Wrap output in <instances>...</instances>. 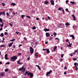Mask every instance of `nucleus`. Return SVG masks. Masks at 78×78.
Returning a JSON list of instances; mask_svg holds the SVG:
<instances>
[{"label":"nucleus","instance_id":"obj_45","mask_svg":"<svg viewBox=\"0 0 78 78\" xmlns=\"http://www.w3.org/2000/svg\"><path fill=\"white\" fill-rule=\"evenodd\" d=\"M64 70H66V69H67V67H66V66H65L64 68Z\"/></svg>","mask_w":78,"mask_h":78},{"label":"nucleus","instance_id":"obj_48","mask_svg":"<svg viewBox=\"0 0 78 78\" xmlns=\"http://www.w3.org/2000/svg\"><path fill=\"white\" fill-rule=\"evenodd\" d=\"M55 39V40H59V39L58 38H56Z\"/></svg>","mask_w":78,"mask_h":78},{"label":"nucleus","instance_id":"obj_3","mask_svg":"<svg viewBox=\"0 0 78 78\" xmlns=\"http://www.w3.org/2000/svg\"><path fill=\"white\" fill-rule=\"evenodd\" d=\"M30 52L31 54H33V52H34V50L33 48L31 47H30Z\"/></svg>","mask_w":78,"mask_h":78},{"label":"nucleus","instance_id":"obj_34","mask_svg":"<svg viewBox=\"0 0 78 78\" xmlns=\"http://www.w3.org/2000/svg\"><path fill=\"white\" fill-rule=\"evenodd\" d=\"M4 34L5 35H8V34L6 32H5L4 33Z\"/></svg>","mask_w":78,"mask_h":78},{"label":"nucleus","instance_id":"obj_58","mask_svg":"<svg viewBox=\"0 0 78 78\" xmlns=\"http://www.w3.org/2000/svg\"><path fill=\"white\" fill-rule=\"evenodd\" d=\"M69 41V40H68V39H67V40H66V42H68Z\"/></svg>","mask_w":78,"mask_h":78},{"label":"nucleus","instance_id":"obj_62","mask_svg":"<svg viewBox=\"0 0 78 78\" xmlns=\"http://www.w3.org/2000/svg\"><path fill=\"white\" fill-rule=\"evenodd\" d=\"M15 47H16V46H15V45L13 46V48H15Z\"/></svg>","mask_w":78,"mask_h":78},{"label":"nucleus","instance_id":"obj_60","mask_svg":"<svg viewBox=\"0 0 78 78\" xmlns=\"http://www.w3.org/2000/svg\"><path fill=\"white\" fill-rule=\"evenodd\" d=\"M48 19H50V17H49V16H48Z\"/></svg>","mask_w":78,"mask_h":78},{"label":"nucleus","instance_id":"obj_47","mask_svg":"<svg viewBox=\"0 0 78 78\" xmlns=\"http://www.w3.org/2000/svg\"><path fill=\"white\" fill-rule=\"evenodd\" d=\"M74 66H76V65H77V63H76L75 62L74 63Z\"/></svg>","mask_w":78,"mask_h":78},{"label":"nucleus","instance_id":"obj_25","mask_svg":"<svg viewBox=\"0 0 78 78\" xmlns=\"http://www.w3.org/2000/svg\"><path fill=\"white\" fill-rule=\"evenodd\" d=\"M2 24L1 25V27H3V25H4V23L2 22Z\"/></svg>","mask_w":78,"mask_h":78},{"label":"nucleus","instance_id":"obj_21","mask_svg":"<svg viewBox=\"0 0 78 78\" xmlns=\"http://www.w3.org/2000/svg\"><path fill=\"white\" fill-rule=\"evenodd\" d=\"M3 36H4V34H3V33H2L0 35V36L1 37H3Z\"/></svg>","mask_w":78,"mask_h":78},{"label":"nucleus","instance_id":"obj_11","mask_svg":"<svg viewBox=\"0 0 78 78\" xmlns=\"http://www.w3.org/2000/svg\"><path fill=\"white\" fill-rule=\"evenodd\" d=\"M17 62L18 64H19V65L22 64L23 62H20V59L18 61H17Z\"/></svg>","mask_w":78,"mask_h":78},{"label":"nucleus","instance_id":"obj_31","mask_svg":"<svg viewBox=\"0 0 78 78\" xmlns=\"http://www.w3.org/2000/svg\"><path fill=\"white\" fill-rule=\"evenodd\" d=\"M35 56H38V53H36L35 54Z\"/></svg>","mask_w":78,"mask_h":78},{"label":"nucleus","instance_id":"obj_27","mask_svg":"<svg viewBox=\"0 0 78 78\" xmlns=\"http://www.w3.org/2000/svg\"><path fill=\"white\" fill-rule=\"evenodd\" d=\"M76 27H77V26H74L73 27V28L74 29H76Z\"/></svg>","mask_w":78,"mask_h":78},{"label":"nucleus","instance_id":"obj_10","mask_svg":"<svg viewBox=\"0 0 78 78\" xmlns=\"http://www.w3.org/2000/svg\"><path fill=\"white\" fill-rule=\"evenodd\" d=\"M44 31H50V30L47 28L44 29Z\"/></svg>","mask_w":78,"mask_h":78},{"label":"nucleus","instance_id":"obj_41","mask_svg":"<svg viewBox=\"0 0 78 78\" xmlns=\"http://www.w3.org/2000/svg\"><path fill=\"white\" fill-rule=\"evenodd\" d=\"M2 6H5V4H4V3H2Z\"/></svg>","mask_w":78,"mask_h":78},{"label":"nucleus","instance_id":"obj_54","mask_svg":"<svg viewBox=\"0 0 78 78\" xmlns=\"http://www.w3.org/2000/svg\"><path fill=\"white\" fill-rule=\"evenodd\" d=\"M22 44H20L19 45V47H21V46H22Z\"/></svg>","mask_w":78,"mask_h":78},{"label":"nucleus","instance_id":"obj_44","mask_svg":"<svg viewBox=\"0 0 78 78\" xmlns=\"http://www.w3.org/2000/svg\"><path fill=\"white\" fill-rule=\"evenodd\" d=\"M26 17H28V18H29V19L31 18V17L29 16H27Z\"/></svg>","mask_w":78,"mask_h":78},{"label":"nucleus","instance_id":"obj_53","mask_svg":"<svg viewBox=\"0 0 78 78\" xmlns=\"http://www.w3.org/2000/svg\"><path fill=\"white\" fill-rule=\"evenodd\" d=\"M45 44H48V42L47 41H46L45 42Z\"/></svg>","mask_w":78,"mask_h":78},{"label":"nucleus","instance_id":"obj_16","mask_svg":"<svg viewBox=\"0 0 78 78\" xmlns=\"http://www.w3.org/2000/svg\"><path fill=\"white\" fill-rule=\"evenodd\" d=\"M24 67V66H23L22 68H20L19 69V70L20 71H21L23 70V67Z\"/></svg>","mask_w":78,"mask_h":78},{"label":"nucleus","instance_id":"obj_5","mask_svg":"<svg viewBox=\"0 0 78 78\" xmlns=\"http://www.w3.org/2000/svg\"><path fill=\"white\" fill-rule=\"evenodd\" d=\"M28 76H31V78H33V73L30 72L28 74Z\"/></svg>","mask_w":78,"mask_h":78},{"label":"nucleus","instance_id":"obj_33","mask_svg":"<svg viewBox=\"0 0 78 78\" xmlns=\"http://www.w3.org/2000/svg\"><path fill=\"white\" fill-rule=\"evenodd\" d=\"M36 28V27H35L34 26L32 27L33 30H35Z\"/></svg>","mask_w":78,"mask_h":78},{"label":"nucleus","instance_id":"obj_40","mask_svg":"<svg viewBox=\"0 0 78 78\" xmlns=\"http://www.w3.org/2000/svg\"><path fill=\"white\" fill-rule=\"evenodd\" d=\"M25 73H26V74H27V75H28V73H28V72L26 71V72H25Z\"/></svg>","mask_w":78,"mask_h":78},{"label":"nucleus","instance_id":"obj_7","mask_svg":"<svg viewBox=\"0 0 78 78\" xmlns=\"http://www.w3.org/2000/svg\"><path fill=\"white\" fill-rule=\"evenodd\" d=\"M50 2L51 5H55V4L54 3V1H53V0H51Z\"/></svg>","mask_w":78,"mask_h":78},{"label":"nucleus","instance_id":"obj_28","mask_svg":"<svg viewBox=\"0 0 78 78\" xmlns=\"http://www.w3.org/2000/svg\"><path fill=\"white\" fill-rule=\"evenodd\" d=\"M9 24L10 25L11 27H12V22L10 23Z\"/></svg>","mask_w":78,"mask_h":78},{"label":"nucleus","instance_id":"obj_14","mask_svg":"<svg viewBox=\"0 0 78 78\" xmlns=\"http://www.w3.org/2000/svg\"><path fill=\"white\" fill-rule=\"evenodd\" d=\"M72 16L73 19V20L74 21L76 20V19L75 18V15H72Z\"/></svg>","mask_w":78,"mask_h":78},{"label":"nucleus","instance_id":"obj_57","mask_svg":"<svg viewBox=\"0 0 78 78\" xmlns=\"http://www.w3.org/2000/svg\"><path fill=\"white\" fill-rule=\"evenodd\" d=\"M36 20H39V18L38 17L36 18Z\"/></svg>","mask_w":78,"mask_h":78},{"label":"nucleus","instance_id":"obj_38","mask_svg":"<svg viewBox=\"0 0 78 78\" xmlns=\"http://www.w3.org/2000/svg\"><path fill=\"white\" fill-rule=\"evenodd\" d=\"M10 41H11L12 42H14V41H15V39H13L10 40Z\"/></svg>","mask_w":78,"mask_h":78},{"label":"nucleus","instance_id":"obj_63","mask_svg":"<svg viewBox=\"0 0 78 78\" xmlns=\"http://www.w3.org/2000/svg\"><path fill=\"white\" fill-rule=\"evenodd\" d=\"M62 12H63L64 11V9H62Z\"/></svg>","mask_w":78,"mask_h":78},{"label":"nucleus","instance_id":"obj_24","mask_svg":"<svg viewBox=\"0 0 78 78\" xmlns=\"http://www.w3.org/2000/svg\"><path fill=\"white\" fill-rule=\"evenodd\" d=\"M70 3H72V4L74 5V4H75V3L74 2L71 1L70 2Z\"/></svg>","mask_w":78,"mask_h":78},{"label":"nucleus","instance_id":"obj_9","mask_svg":"<svg viewBox=\"0 0 78 78\" xmlns=\"http://www.w3.org/2000/svg\"><path fill=\"white\" fill-rule=\"evenodd\" d=\"M8 54H6L5 55V59H8Z\"/></svg>","mask_w":78,"mask_h":78},{"label":"nucleus","instance_id":"obj_29","mask_svg":"<svg viewBox=\"0 0 78 78\" xmlns=\"http://www.w3.org/2000/svg\"><path fill=\"white\" fill-rule=\"evenodd\" d=\"M3 22V20L1 18H0V22L1 23H2Z\"/></svg>","mask_w":78,"mask_h":78},{"label":"nucleus","instance_id":"obj_56","mask_svg":"<svg viewBox=\"0 0 78 78\" xmlns=\"http://www.w3.org/2000/svg\"><path fill=\"white\" fill-rule=\"evenodd\" d=\"M65 10H66V11H67L68 10H69V9H68L67 8V9H66Z\"/></svg>","mask_w":78,"mask_h":78},{"label":"nucleus","instance_id":"obj_6","mask_svg":"<svg viewBox=\"0 0 78 78\" xmlns=\"http://www.w3.org/2000/svg\"><path fill=\"white\" fill-rule=\"evenodd\" d=\"M5 75V73L3 72V73H0V75L1 76H3Z\"/></svg>","mask_w":78,"mask_h":78},{"label":"nucleus","instance_id":"obj_20","mask_svg":"<svg viewBox=\"0 0 78 78\" xmlns=\"http://www.w3.org/2000/svg\"><path fill=\"white\" fill-rule=\"evenodd\" d=\"M48 1H46L44 2V4H45V5H47V4H48Z\"/></svg>","mask_w":78,"mask_h":78},{"label":"nucleus","instance_id":"obj_61","mask_svg":"<svg viewBox=\"0 0 78 78\" xmlns=\"http://www.w3.org/2000/svg\"><path fill=\"white\" fill-rule=\"evenodd\" d=\"M77 69H78V68H75V70L76 71L77 70Z\"/></svg>","mask_w":78,"mask_h":78},{"label":"nucleus","instance_id":"obj_8","mask_svg":"<svg viewBox=\"0 0 78 78\" xmlns=\"http://www.w3.org/2000/svg\"><path fill=\"white\" fill-rule=\"evenodd\" d=\"M13 44V42H12L11 43H9L8 45V46L9 47H11V46H12V45Z\"/></svg>","mask_w":78,"mask_h":78},{"label":"nucleus","instance_id":"obj_46","mask_svg":"<svg viewBox=\"0 0 78 78\" xmlns=\"http://www.w3.org/2000/svg\"><path fill=\"white\" fill-rule=\"evenodd\" d=\"M2 30H3V28L1 27V28H0V31H2Z\"/></svg>","mask_w":78,"mask_h":78},{"label":"nucleus","instance_id":"obj_51","mask_svg":"<svg viewBox=\"0 0 78 78\" xmlns=\"http://www.w3.org/2000/svg\"><path fill=\"white\" fill-rule=\"evenodd\" d=\"M18 55L19 56H20V55H21V53H19L18 54Z\"/></svg>","mask_w":78,"mask_h":78},{"label":"nucleus","instance_id":"obj_23","mask_svg":"<svg viewBox=\"0 0 78 78\" xmlns=\"http://www.w3.org/2000/svg\"><path fill=\"white\" fill-rule=\"evenodd\" d=\"M57 48V46H55V47L54 48V51H55V50Z\"/></svg>","mask_w":78,"mask_h":78},{"label":"nucleus","instance_id":"obj_36","mask_svg":"<svg viewBox=\"0 0 78 78\" xmlns=\"http://www.w3.org/2000/svg\"><path fill=\"white\" fill-rule=\"evenodd\" d=\"M24 16H25L24 15H22L21 18H22V19H23V17Z\"/></svg>","mask_w":78,"mask_h":78},{"label":"nucleus","instance_id":"obj_59","mask_svg":"<svg viewBox=\"0 0 78 78\" xmlns=\"http://www.w3.org/2000/svg\"><path fill=\"white\" fill-rule=\"evenodd\" d=\"M64 75H66V72H64Z\"/></svg>","mask_w":78,"mask_h":78},{"label":"nucleus","instance_id":"obj_32","mask_svg":"<svg viewBox=\"0 0 78 78\" xmlns=\"http://www.w3.org/2000/svg\"><path fill=\"white\" fill-rule=\"evenodd\" d=\"M6 16H8V17L9 16L10 17V16L9 15V13H8V12H7L6 13Z\"/></svg>","mask_w":78,"mask_h":78},{"label":"nucleus","instance_id":"obj_30","mask_svg":"<svg viewBox=\"0 0 78 78\" xmlns=\"http://www.w3.org/2000/svg\"><path fill=\"white\" fill-rule=\"evenodd\" d=\"M53 34L55 36H56L57 35V34L56 32H54L53 33Z\"/></svg>","mask_w":78,"mask_h":78},{"label":"nucleus","instance_id":"obj_1","mask_svg":"<svg viewBox=\"0 0 78 78\" xmlns=\"http://www.w3.org/2000/svg\"><path fill=\"white\" fill-rule=\"evenodd\" d=\"M17 59V56H14L12 57H11L10 58V60L12 62H14L16 59Z\"/></svg>","mask_w":78,"mask_h":78},{"label":"nucleus","instance_id":"obj_50","mask_svg":"<svg viewBox=\"0 0 78 78\" xmlns=\"http://www.w3.org/2000/svg\"><path fill=\"white\" fill-rule=\"evenodd\" d=\"M68 2H69V1H68V0H67L66 1V4H67V3H68Z\"/></svg>","mask_w":78,"mask_h":78},{"label":"nucleus","instance_id":"obj_15","mask_svg":"<svg viewBox=\"0 0 78 78\" xmlns=\"http://www.w3.org/2000/svg\"><path fill=\"white\" fill-rule=\"evenodd\" d=\"M70 37H72L73 39H75V37H74V35H70Z\"/></svg>","mask_w":78,"mask_h":78},{"label":"nucleus","instance_id":"obj_13","mask_svg":"<svg viewBox=\"0 0 78 78\" xmlns=\"http://www.w3.org/2000/svg\"><path fill=\"white\" fill-rule=\"evenodd\" d=\"M65 25L66 26H69V25H70V23H69L68 22H67L66 23H65Z\"/></svg>","mask_w":78,"mask_h":78},{"label":"nucleus","instance_id":"obj_43","mask_svg":"<svg viewBox=\"0 0 78 78\" xmlns=\"http://www.w3.org/2000/svg\"><path fill=\"white\" fill-rule=\"evenodd\" d=\"M15 33H16V34H19V32H17V31H16V32Z\"/></svg>","mask_w":78,"mask_h":78},{"label":"nucleus","instance_id":"obj_37","mask_svg":"<svg viewBox=\"0 0 78 78\" xmlns=\"http://www.w3.org/2000/svg\"><path fill=\"white\" fill-rule=\"evenodd\" d=\"M58 9L59 11H61V9H62V8L61 7H59L58 8Z\"/></svg>","mask_w":78,"mask_h":78},{"label":"nucleus","instance_id":"obj_4","mask_svg":"<svg viewBox=\"0 0 78 78\" xmlns=\"http://www.w3.org/2000/svg\"><path fill=\"white\" fill-rule=\"evenodd\" d=\"M51 72H52V71L51 70H50L49 72H47L46 74V76H48V75H50Z\"/></svg>","mask_w":78,"mask_h":78},{"label":"nucleus","instance_id":"obj_52","mask_svg":"<svg viewBox=\"0 0 78 78\" xmlns=\"http://www.w3.org/2000/svg\"><path fill=\"white\" fill-rule=\"evenodd\" d=\"M61 57H62V58H63V54H61Z\"/></svg>","mask_w":78,"mask_h":78},{"label":"nucleus","instance_id":"obj_17","mask_svg":"<svg viewBox=\"0 0 78 78\" xmlns=\"http://www.w3.org/2000/svg\"><path fill=\"white\" fill-rule=\"evenodd\" d=\"M0 16H1L2 14H4V15H5V12H0Z\"/></svg>","mask_w":78,"mask_h":78},{"label":"nucleus","instance_id":"obj_42","mask_svg":"<svg viewBox=\"0 0 78 78\" xmlns=\"http://www.w3.org/2000/svg\"><path fill=\"white\" fill-rule=\"evenodd\" d=\"M8 69H5V72H8Z\"/></svg>","mask_w":78,"mask_h":78},{"label":"nucleus","instance_id":"obj_64","mask_svg":"<svg viewBox=\"0 0 78 78\" xmlns=\"http://www.w3.org/2000/svg\"><path fill=\"white\" fill-rule=\"evenodd\" d=\"M11 18H9V19H12V17H13V16H11Z\"/></svg>","mask_w":78,"mask_h":78},{"label":"nucleus","instance_id":"obj_22","mask_svg":"<svg viewBox=\"0 0 78 78\" xmlns=\"http://www.w3.org/2000/svg\"><path fill=\"white\" fill-rule=\"evenodd\" d=\"M72 44H69L68 45H67V47H72Z\"/></svg>","mask_w":78,"mask_h":78},{"label":"nucleus","instance_id":"obj_35","mask_svg":"<svg viewBox=\"0 0 78 78\" xmlns=\"http://www.w3.org/2000/svg\"><path fill=\"white\" fill-rule=\"evenodd\" d=\"M5 47V45H1L0 46V47Z\"/></svg>","mask_w":78,"mask_h":78},{"label":"nucleus","instance_id":"obj_2","mask_svg":"<svg viewBox=\"0 0 78 78\" xmlns=\"http://www.w3.org/2000/svg\"><path fill=\"white\" fill-rule=\"evenodd\" d=\"M64 24L62 23L59 24L58 25V27H59V28H64Z\"/></svg>","mask_w":78,"mask_h":78},{"label":"nucleus","instance_id":"obj_26","mask_svg":"<svg viewBox=\"0 0 78 78\" xmlns=\"http://www.w3.org/2000/svg\"><path fill=\"white\" fill-rule=\"evenodd\" d=\"M47 53H50V51H49V49H47Z\"/></svg>","mask_w":78,"mask_h":78},{"label":"nucleus","instance_id":"obj_55","mask_svg":"<svg viewBox=\"0 0 78 78\" xmlns=\"http://www.w3.org/2000/svg\"><path fill=\"white\" fill-rule=\"evenodd\" d=\"M30 57H29L28 58H27V60L28 61V60H30Z\"/></svg>","mask_w":78,"mask_h":78},{"label":"nucleus","instance_id":"obj_39","mask_svg":"<svg viewBox=\"0 0 78 78\" xmlns=\"http://www.w3.org/2000/svg\"><path fill=\"white\" fill-rule=\"evenodd\" d=\"M73 61H76V60H77V58H73Z\"/></svg>","mask_w":78,"mask_h":78},{"label":"nucleus","instance_id":"obj_12","mask_svg":"<svg viewBox=\"0 0 78 78\" xmlns=\"http://www.w3.org/2000/svg\"><path fill=\"white\" fill-rule=\"evenodd\" d=\"M46 37H49V36H50V34L48 33H46Z\"/></svg>","mask_w":78,"mask_h":78},{"label":"nucleus","instance_id":"obj_19","mask_svg":"<svg viewBox=\"0 0 78 78\" xmlns=\"http://www.w3.org/2000/svg\"><path fill=\"white\" fill-rule=\"evenodd\" d=\"M11 6H12V5L15 6V5H16V3H12L11 4Z\"/></svg>","mask_w":78,"mask_h":78},{"label":"nucleus","instance_id":"obj_49","mask_svg":"<svg viewBox=\"0 0 78 78\" xmlns=\"http://www.w3.org/2000/svg\"><path fill=\"white\" fill-rule=\"evenodd\" d=\"M6 65V64H9V62H6L5 64Z\"/></svg>","mask_w":78,"mask_h":78},{"label":"nucleus","instance_id":"obj_18","mask_svg":"<svg viewBox=\"0 0 78 78\" xmlns=\"http://www.w3.org/2000/svg\"><path fill=\"white\" fill-rule=\"evenodd\" d=\"M36 66L37 67H38V68L39 70H40V71H41V68H40V66H39L38 65H36Z\"/></svg>","mask_w":78,"mask_h":78}]
</instances>
